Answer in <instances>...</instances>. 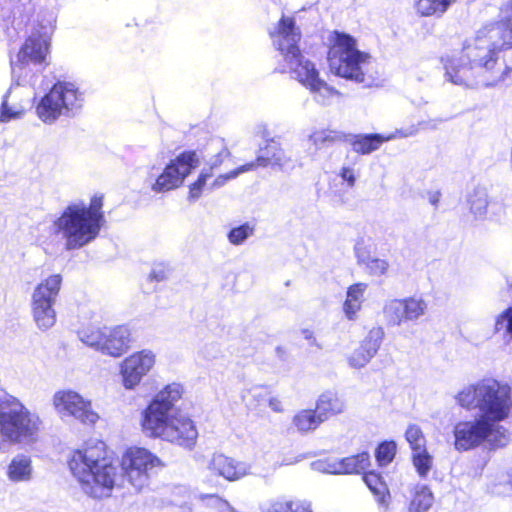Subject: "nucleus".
I'll use <instances>...</instances> for the list:
<instances>
[{"mask_svg": "<svg viewBox=\"0 0 512 512\" xmlns=\"http://www.w3.org/2000/svg\"><path fill=\"white\" fill-rule=\"evenodd\" d=\"M68 466L87 495L102 499L114 488L123 487L125 481L141 492L153 471L164 463L150 450H124L121 457L109 450H73Z\"/></svg>", "mask_w": 512, "mask_h": 512, "instance_id": "nucleus-1", "label": "nucleus"}, {"mask_svg": "<svg viewBox=\"0 0 512 512\" xmlns=\"http://www.w3.org/2000/svg\"><path fill=\"white\" fill-rule=\"evenodd\" d=\"M500 45L489 49L466 45L458 59L442 57L447 79L454 84L472 87L481 83L494 87L512 80V0L500 8V18L494 24Z\"/></svg>", "mask_w": 512, "mask_h": 512, "instance_id": "nucleus-2", "label": "nucleus"}, {"mask_svg": "<svg viewBox=\"0 0 512 512\" xmlns=\"http://www.w3.org/2000/svg\"><path fill=\"white\" fill-rule=\"evenodd\" d=\"M464 409H478L482 417L475 421H462L454 428L455 443L461 448H475L494 432L493 423L505 420L510 413L511 390L492 378H484L464 387L456 395Z\"/></svg>", "mask_w": 512, "mask_h": 512, "instance_id": "nucleus-3", "label": "nucleus"}, {"mask_svg": "<svg viewBox=\"0 0 512 512\" xmlns=\"http://www.w3.org/2000/svg\"><path fill=\"white\" fill-rule=\"evenodd\" d=\"M183 393L181 384L170 383L148 403L141 413L140 425L149 437L186 448L196 444L198 431L193 420L178 411L172 413Z\"/></svg>", "mask_w": 512, "mask_h": 512, "instance_id": "nucleus-4", "label": "nucleus"}, {"mask_svg": "<svg viewBox=\"0 0 512 512\" xmlns=\"http://www.w3.org/2000/svg\"><path fill=\"white\" fill-rule=\"evenodd\" d=\"M104 195L94 194L88 205L72 203L64 208L52 224V233L61 235L69 250L79 249L93 241L105 222Z\"/></svg>", "mask_w": 512, "mask_h": 512, "instance_id": "nucleus-5", "label": "nucleus"}, {"mask_svg": "<svg viewBox=\"0 0 512 512\" xmlns=\"http://www.w3.org/2000/svg\"><path fill=\"white\" fill-rule=\"evenodd\" d=\"M271 38H277V48L288 62H296L295 69L298 81L313 92L321 91L327 87L325 81L319 77L314 64L303 60L299 48L300 33L296 31L295 21L292 17L282 16L275 31L270 32Z\"/></svg>", "mask_w": 512, "mask_h": 512, "instance_id": "nucleus-6", "label": "nucleus"}, {"mask_svg": "<svg viewBox=\"0 0 512 512\" xmlns=\"http://www.w3.org/2000/svg\"><path fill=\"white\" fill-rule=\"evenodd\" d=\"M365 59L366 54L357 49L353 36L337 30L330 33L327 61L335 75L363 82L364 73L360 65Z\"/></svg>", "mask_w": 512, "mask_h": 512, "instance_id": "nucleus-7", "label": "nucleus"}, {"mask_svg": "<svg viewBox=\"0 0 512 512\" xmlns=\"http://www.w3.org/2000/svg\"><path fill=\"white\" fill-rule=\"evenodd\" d=\"M81 102V94L72 83L57 81L38 101L35 113L42 122L51 124L80 108Z\"/></svg>", "mask_w": 512, "mask_h": 512, "instance_id": "nucleus-8", "label": "nucleus"}, {"mask_svg": "<svg viewBox=\"0 0 512 512\" xmlns=\"http://www.w3.org/2000/svg\"><path fill=\"white\" fill-rule=\"evenodd\" d=\"M51 34L47 26L38 23L24 39L14 57H10L12 70H22L33 65H47L50 53Z\"/></svg>", "mask_w": 512, "mask_h": 512, "instance_id": "nucleus-9", "label": "nucleus"}, {"mask_svg": "<svg viewBox=\"0 0 512 512\" xmlns=\"http://www.w3.org/2000/svg\"><path fill=\"white\" fill-rule=\"evenodd\" d=\"M39 424V419L23 408L0 412V433L11 443L33 440L39 430Z\"/></svg>", "mask_w": 512, "mask_h": 512, "instance_id": "nucleus-10", "label": "nucleus"}, {"mask_svg": "<svg viewBox=\"0 0 512 512\" xmlns=\"http://www.w3.org/2000/svg\"><path fill=\"white\" fill-rule=\"evenodd\" d=\"M198 164L199 159L196 151L186 150L181 152L166 165L163 172L156 178L152 190L156 193H163L180 187Z\"/></svg>", "mask_w": 512, "mask_h": 512, "instance_id": "nucleus-11", "label": "nucleus"}, {"mask_svg": "<svg viewBox=\"0 0 512 512\" xmlns=\"http://www.w3.org/2000/svg\"><path fill=\"white\" fill-rule=\"evenodd\" d=\"M82 340L105 354L120 357L129 349L131 337L127 327L117 326L113 329L83 331Z\"/></svg>", "mask_w": 512, "mask_h": 512, "instance_id": "nucleus-12", "label": "nucleus"}, {"mask_svg": "<svg viewBox=\"0 0 512 512\" xmlns=\"http://www.w3.org/2000/svg\"><path fill=\"white\" fill-rule=\"evenodd\" d=\"M53 406L59 413L74 417L83 424L93 425L99 420L91 400L71 389L57 391L53 396Z\"/></svg>", "mask_w": 512, "mask_h": 512, "instance_id": "nucleus-13", "label": "nucleus"}, {"mask_svg": "<svg viewBox=\"0 0 512 512\" xmlns=\"http://www.w3.org/2000/svg\"><path fill=\"white\" fill-rule=\"evenodd\" d=\"M427 302L416 296L390 300L383 309L387 322L399 326L404 322L416 321L427 311Z\"/></svg>", "mask_w": 512, "mask_h": 512, "instance_id": "nucleus-14", "label": "nucleus"}, {"mask_svg": "<svg viewBox=\"0 0 512 512\" xmlns=\"http://www.w3.org/2000/svg\"><path fill=\"white\" fill-rule=\"evenodd\" d=\"M155 356L152 352L142 350L126 357L121 363L123 385L127 389L136 387L143 376L154 366Z\"/></svg>", "mask_w": 512, "mask_h": 512, "instance_id": "nucleus-15", "label": "nucleus"}, {"mask_svg": "<svg viewBox=\"0 0 512 512\" xmlns=\"http://www.w3.org/2000/svg\"><path fill=\"white\" fill-rule=\"evenodd\" d=\"M370 465L369 454L365 451L356 456L347 457L340 461L336 459H319L311 463L315 471L328 474L360 473Z\"/></svg>", "mask_w": 512, "mask_h": 512, "instance_id": "nucleus-16", "label": "nucleus"}, {"mask_svg": "<svg viewBox=\"0 0 512 512\" xmlns=\"http://www.w3.org/2000/svg\"><path fill=\"white\" fill-rule=\"evenodd\" d=\"M209 469L227 480L233 481L247 474L249 466L236 461L223 453H214L209 463Z\"/></svg>", "mask_w": 512, "mask_h": 512, "instance_id": "nucleus-17", "label": "nucleus"}, {"mask_svg": "<svg viewBox=\"0 0 512 512\" xmlns=\"http://www.w3.org/2000/svg\"><path fill=\"white\" fill-rule=\"evenodd\" d=\"M61 274H52L41 280L34 288L31 301L55 304L62 287Z\"/></svg>", "mask_w": 512, "mask_h": 512, "instance_id": "nucleus-18", "label": "nucleus"}, {"mask_svg": "<svg viewBox=\"0 0 512 512\" xmlns=\"http://www.w3.org/2000/svg\"><path fill=\"white\" fill-rule=\"evenodd\" d=\"M315 408L326 421L330 417L342 413L345 410V403L337 392L327 390L319 395Z\"/></svg>", "mask_w": 512, "mask_h": 512, "instance_id": "nucleus-19", "label": "nucleus"}, {"mask_svg": "<svg viewBox=\"0 0 512 512\" xmlns=\"http://www.w3.org/2000/svg\"><path fill=\"white\" fill-rule=\"evenodd\" d=\"M455 0H414L413 8L419 17L441 18Z\"/></svg>", "mask_w": 512, "mask_h": 512, "instance_id": "nucleus-20", "label": "nucleus"}, {"mask_svg": "<svg viewBox=\"0 0 512 512\" xmlns=\"http://www.w3.org/2000/svg\"><path fill=\"white\" fill-rule=\"evenodd\" d=\"M389 139L381 134H359L351 141L352 149L360 155L370 154L379 149V147Z\"/></svg>", "mask_w": 512, "mask_h": 512, "instance_id": "nucleus-21", "label": "nucleus"}, {"mask_svg": "<svg viewBox=\"0 0 512 512\" xmlns=\"http://www.w3.org/2000/svg\"><path fill=\"white\" fill-rule=\"evenodd\" d=\"M263 512H313L311 502L301 499H277L262 508Z\"/></svg>", "mask_w": 512, "mask_h": 512, "instance_id": "nucleus-22", "label": "nucleus"}, {"mask_svg": "<svg viewBox=\"0 0 512 512\" xmlns=\"http://www.w3.org/2000/svg\"><path fill=\"white\" fill-rule=\"evenodd\" d=\"M33 319L41 330L51 328L56 322L54 304L31 301Z\"/></svg>", "mask_w": 512, "mask_h": 512, "instance_id": "nucleus-23", "label": "nucleus"}, {"mask_svg": "<svg viewBox=\"0 0 512 512\" xmlns=\"http://www.w3.org/2000/svg\"><path fill=\"white\" fill-rule=\"evenodd\" d=\"M365 289L366 284L363 283H355L348 287L343 304V310L348 319H354L356 313L361 309Z\"/></svg>", "mask_w": 512, "mask_h": 512, "instance_id": "nucleus-24", "label": "nucleus"}, {"mask_svg": "<svg viewBox=\"0 0 512 512\" xmlns=\"http://www.w3.org/2000/svg\"><path fill=\"white\" fill-rule=\"evenodd\" d=\"M32 465L29 457L18 455L8 466L7 475L13 482L29 481L32 478Z\"/></svg>", "mask_w": 512, "mask_h": 512, "instance_id": "nucleus-25", "label": "nucleus"}, {"mask_svg": "<svg viewBox=\"0 0 512 512\" xmlns=\"http://www.w3.org/2000/svg\"><path fill=\"white\" fill-rule=\"evenodd\" d=\"M324 422L323 417L315 409H302L293 417V424L300 432L315 430Z\"/></svg>", "mask_w": 512, "mask_h": 512, "instance_id": "nucleus-26", "label": "nucleus"}, {"mask_svg": "<svg viewBox=\"0 0 512 512\" xmlns=\"http://www.w3.org/2000/svg\"><path fill=\"white\" fill-rule=\"evenodd\" d=\"M257 157L261 167L281 165L284 160L280 144L273 139L268 140L265 146L259 149Z\"/></svg>", "mask_w": 512, "mask_h": 512, "instance_id": "nucleus-27", "label": "nucleus"}, {"mask_svg": "<svg viewBox=\"0 0 512 512\" xmlns=\"http://www.w3.org/2000/svg\"><path fill=\"white\" fill-rule=\"evenodd\" d=\"M434 503V496L431 490L425 486H417L413 499L408 505V512H427Z\"/></svg>", "mask_w": 512, "mask_h": 512, "instance_id": "nucleus-28", "label": "nucleus"}, {"mask_svg": "<svg viewBox=\"0 0 512 512\" xmlns=\"http://www.w3.org/2000/svg\"><path fill=\"white\" fill-rule=\"evenodd\" d=\"M263 457L265 460L272 461V463L268 464V468L291 465L300 460L294 456V450H267Z\"/></svg>", "mask_w": 512, "mask_h": 512, "instance_id": "nucleus-29", "label": "nucleus"}, {"mask_svg": "<svg viewBox=\"0 0 512 512\" xmlns=\"http://www.w3.org/2000/svg\"><path fill=\"white\" fill-rule=\"evenodd\" d=\"M413 466L421 478H426L434 466V458L428 450H414Z\"/></svg>", "mask_w": 512, "mask_h": 512, "instance_id": "nucleus-30", "label": "nucleus"}, {"mask_svg": "<svg viewBox=\"0 0 512 512\" xmlns=\"http://www.w3.org/2000/svg\"><path fill=\"white\" fill-rule=\"evenodd\" d=\"M363 480L371 492L377 497L378 502L384 504L386 501V496L388 495V489L386 484L381 480L380 476L370 472L365 474Z\"/></svg>", "mask_w": 512, "mask_h": 512, "instance_id": "nucleus-31", "label": "nucleus"}, {"mask_svg": "<svg viewBox=\"0 0 512 512\" xmlns=\"http://www.w3.org/2000/svg\"><path fill=\"white\" fill-rule=\"evenodd\" d=\"M384 337V330L380 326L372 327L365 338L361 341V345L365 346L373 355H375L380 348L381 342Z\"/></svg>", "mask_w": 512, "mask_h": 512, "instance_id": "nucleus-32", "label": "nucleus"}, {"mask_svg": "<svg viewBox=\"0 0 512 512\" xmlns=\"http://www.w3.org/2000/svg\"><path fill=\"white\" fill-rule=\"evenodd\" d=\"M384 337V330L380 326L372 327L365 338L361 341V345L365 346L373 355H375L380 348L381 342Z\"/></svg>", "mask_w": 512, "mask_h": 512, "instance_id": "nucleus-33", "label": "nucleus"}, {"mask_svg": "<svg viewBox=\"0 0 512 512\" xmlns=\"http://www.w3.org/2000/svg\"><path fill=\"white\" fill-rule=\"evenodd\" d=\"M255 231L254 225H251L250 223L246 222L244 224H241L237 227L232 228L227 237L231 244L233 245H240L242 244L248 237L253 235Z\"/></svg>", "mask_w": 512, "mask_h": 512, "instance_id": "nucleus-34", "label": "nucleus"}, {"mask_svg": "<svg viewBox=\"0 0 512 512\" xmlns=\"http://www.w3.org/2000/svg\"><path fill=\"white\" fill-rule=\"evenodd\" d=\"M374 355L361 344L348 357L349 364L355 368L364 367Z\"/></svg>", "mask_w": 512, "mask_h": 512, "instance_id": "nucleus-35", "label": "nucleus"}, {"mask_svg": "<svg viewBox=\"0 0 512 512\" xmlns=\"http://www.w3.org/2000/svg\"><path fill=\"white\" fill-rule=\"evenodd\" d=\"M405 437L411 448H425V435L419 426L415 424L409 425L405 432Z\"/></svg>", "mask_w": 512, "mask_h": 512, "instance_id": "nucleus-36", "label": "nucleus"}, {"mask_svg": "<svg viewBox=\"0 0 512 512\" xmlns=\"http://www.w3.org/2000/svg\"><path fill=\"white\" fill-rule=\"evenodd\" d=\"M212 177V173L201 172L197 179L189 185L188 199L195 201L199 199L203 193L207 179Z\"/></svg>", "mask_w": 512, "mask_h": 512, "instance_id": "nucleus-37", "label": "nucleus"}, {"mask_svg": "<svg viewBox=\"0 0 512 512\" xmlns=\"http://www.w3.org/2000/svg\"><path fill=\"white\" fill-rule=\"evenodd\" d=\"M260 167H261L260 162L258 161V157H256L255 160L237 167L235 170L229 172L228 174L220 175L216 179L215 184L221 185V184L225 183L227 180L236 177L240 173L256 170Z\"/></svg>", "mask_w": 512, "mask_h": 512, "instance_id": "nucleus-38", "label": "nucleus"}, {"mask_svg": "<svg viewBox=\"0 0 512 512\" xmlns=\"http://www.w3.org/2000/svg\"><path fill=\"white\" fill-rule=\"evenodd\" d=\"M25 114L24 109L13 110L8 106L7 99H4L0 105V123L9 122L12 119L21 118Z\"/></svg>", "mask_w": 512, "mask_h": 512, "instance_id": "nucleus-39", "label": "nucleus"}, {"mask_svg": "<svg viewBox=\"0 0 512 512\" xmlns=\"http://www.w3.org/2000/svg\"><path fill=\"white\" fill-rule=\"evenodd\" d=\"M200 499L206 501V505L215 509L217 512H227L231 506L227 501L216 495H201Z\"/></svg>", "mask_w": 512, "mask_h": 512, "instance_id": "nucleus-40", "label": "nucleus"}, {"mask_svg": "<svg viewBox=\"0 0 512 512\" xmlns=\"http://www.w3.org/2000/svg\"><path fill=\"white\" fill-rule=\"evenodd\" d=\"M388 262L382 259L374 258L367 262V268L372 275H383L388 269Z\"/></svg>", "mask_w": 512, "mask_h": 512, "instance_id": "nucleus-41", "label": "nucleus"}, {"mask_svg": "<svg viewBox=\"0 0 512 512\" xmlns=\"http://www.w3.org/2000/svg\"><path fill=\"white\" fill-rule=\"evenodd\" d=\"M507 321L506 331L512 337V306L506 308L501 314L498 315L495 328L499 330V325H502L504 321Z\"/></svg>", "mask_w": 512, "mask_h": 512, "instance_id": "nucleus-42", "label": "nucleus"}, {"mask_svg": "<svg viewBox=\"0 0 512 512\" xmlns=\"http://www.w3.org/2000/svg\"><path fill=\"white\" fill-rule=\"evenodd\" d=\"M395 450H375V456L381 466L392 461L395 456Z\"/></svg>", "mask_w": 512, "mask_h": 512, "instance_id": "nucleus-43", "label": "nucleus"}, {"mask_svg": "<svg viewBox=\"0 0 512 512\" xmlns=\"http://www.w3.org/2000/svg\"><path fill=\"white\" fill-rule=\"evenodd\" d=\"M340 176L344 181H347L349 186H354L355 184V175L354 171L349 167H343L340 172Z\"/></svg>", "mask_w": 512, "mask_h": 512, "instance_id": "nucleus-44", "label": "nucleus"}, {"mask_svg": "<svg viewBox=\"0 0 512 512\" xmlns=\"http://www.w3.org/2000/svg\"><path fill=\"white\" fill-rule=\"evenodd\" d=\"M344 139H345V135L340 134V133H333V135H329L324 138V140H329V141H342Z\"/></svg>", "mask_w": 512, "mask_h": 512, "instance_id": "nucleus-45", "label": "nucleus"}, {"mask_svg": "<svg viewBox=\"0 0 512 512\" xmlns=\"http://www.w3.org/2000/svg\"><path fill=\"white\" fill-rule=\"evenodd\" d=\"M377 448H396V442L393 440L390 441H382L377 445Z\"/></svg>", "mask_w": 512, "mask_h": 512, "instance_id": "nucleus-46", "label": "nucleus"}, {"mask_svg": "<svg viewBox=\"0 0 512 512\" xmlns=\"http://www.w3.org/2000/svg\"><path fill=\"white\" fill-rule=\"evenodd\" d=\"M423 28L425 29V34L431 35L434 31V25L433 24H427L425 23L423 25Z\"/></svg>", "mask_w": 512, "mask_h": 512, "instance_id": "nucleus-47", "label": "nucleus"}, {"mask_svg": "<svg viewBox=\"0 0 512 512\" xmlns=\"http://www.w3.org/2000/svg\"><path fill=\"white\" fill-rule=\"evenodd\" d=\"M280 404V402L277 400V399H271L270 400V406L275 410V411H280L281 409L278 407V405Z\"/></svg>", "mask_w": 512, "mask_h": 512, "instance_id": "nucleus-48", "label": "nucleus"}]
</instances>
